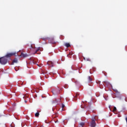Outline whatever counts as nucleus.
Wrapping results in <instances>:
<instances>
[{
  "instance_id": "f257e3e1",
  "label": "nucleus",
  "mask_w": 127,
  "mask_h": 127,
  "mask_svg": "<svg viewBox=\"0 0 127 127\" xmlns=\"http://www.w3.org/2000/svg\"><path fill=\"white\" fill-rule=\"evenodd\" d=\"M6 63H7V59L6 58H5V57L0 58V64H1L2 65H5Z\"/></svg>"
},
{
  "instance_id": "f03ea898",
  "label": "nucleus",
  "mask_w": 127,
  "mask_h": 127,
  "mask_svg": "<svg viewBox=\"0 0 127 127\" xmlns=\"http://www.w3.org/2000/svg\"><path fill=\"white\" fill-rule=\"evenodd\" d=\"M18 56L17 55V53L16 52H14V53H8L5 56V58H9L11 57V56Z\"/></svg>"
},
{
  "instance_id": "7ed1b4c3",
  "label": "nucleus",
  "mask_w": 127,
  "mask_h": 127,
  "mask_svg": "<svg viewBox=\"0 0 127 127\" xmlns=\"http://www.w3.org/2000/svg\"><path fill=\"white\" fill-rule=\"evenodd\" d=\"M96 119L93 118L92 119L91 122H90V127H96Z\"/></svg>"
},
{
  "instance_id": "20e7f679",
  "label": "nucleus",
  "mask_w": 127,
  "mask_h": 127,
  "mask_svg": "<svg viewBox=\"0 0 127 127\" xmlns=\"http://www.w3.org/2000/svg\"><path fill=\"white\" fill-rule=\"evenodd\" d=\"M79 95L80 94L79 93H76L74 95V100H75V101H77V100H78V98H80V96H79Z\"/></svg>"
},
{
  "instance_id": "39448f33",
  "label": "nucleus",
  "mask_w": 127,
  "mask_h": 127,
  "mask_svg": "<svg viewBox=\"0 0 127 127\" xmlns=\"http://www.w3.org/2000/svg\"><path fill=\"white\" fill-rule=\"evenodd\" d=\"M47 64L49 65H50V67H53L54 66V64H53V62L51 61H49L47 63Z\"/></svg>"
},
{
  "instance_id": "423d86ee",
  "label": "nucleus",
  "mask_w": 127,
  "mask_h": 127,
  "mask_svg": "<svg viewBox=\"0 0 127 127\" xmlns=\"http://www.w3.org/2000/svg\"><path fill=\"white\" fill-rule=\"evenodd\" d=\"M87 80H88V83H91V82L93 81V79H92V78H91V76H90L88 77Z\"/></svg>"
},
{
  "instance_id": "0eeeda50",
  "label": "nucleus",
  "mask_w": 127,
  "mask_h": 127,
  "mask_svg": "<svg viewBox=\"0 0 127 127\" xmlns=\"http://www.w3.org/2000/svg\"><path fill=\"white\" fill-rule=\"evenodd\" d=\"M64 46H65V47H67V48L69 47H71V45H70V43H65Z\"/></svg>"
},
{
  "instance_id": "6e6552de",
  "label": "nucleus",
  "mask_w": 127,
  "mask_h": 127,
  "mask_svg": "<svg viewBox=\"0 0 127 127\" xmlns=\"http://www.w3.org/2000/svg\"><path fill=\"white\" fill-rule=\"evenodd\" d=\"M103 84H106V85H107V86H109V85H110V82H109V81H103Z\"/></svg>"
},
{
  "instance_id": "1a4fd4ad",
  "label": "nucleus",
  "mask_w": 127,
  "mask_h": 127,
  "mask_svg": "<svg viewBox=\"0 0 127 127\" xmlns=\"http://www.w3.org/2000/svg\"><path fill=\"white\" fill-rule=\"evenodd\" d=\"M21 56L22 57H26L27 56V54H23V53H21Z\"/></svg>"
},
{
  "instance_id": "9d476101",
  "label": "nucleus",
  "mask_w": 127,
  "mask_h": 127,
  "mask_svg": "<svg viewBox=\"0 0 127 127\" xmlns=\"http://www.w3.org/2000/svg\"><path fill=\"white\" fill-rule=\"evenodd\" d=\"M13 63H17V59H15L13 60L12 65H13Z\"/></svg>"
},
{
  "instance_id": "9b49d317",
  "label": "nucleus",
  "mask_w": 127,
  "mask_h": 127,
  "mask_svg": "<svg viewBox=\"0 0 127 127\" xmlns=\"http://www.w3.org/2000/svg\"><path fill=\"white\" fill-rule=\"evenodd\" d=\"M35 117L36 118H38L39 117V113L37 112L35 114Z\"/></svg>"
},
{
  "instance_id": "f8f14e48",
  "label": "nucleus",
  "mask_w": 127,
  "mask_h": 127,
  "mask_svg": "<svg viewBox=\"0 0 127 127\" xmlns=\"http://www.w3.org/2000/svg\"><path fill=\"white\" fill-rule=\"evenodd\" d=\"M39 50H40V48H38L36 50V52L35 53V54H36V53H37V52H38V51H39Z\"/></svg>"
},
{
  "instance_id": "ddd939ff",
  "label": "nucleus",
  "mask_w": 127,
  "mask_h": 127,
  "mask_svg": "<svg viewBox=\"0 0 127 127\" xmlns=\"http://www.w3.org/2000/svg\"><path fill=\"white\" fill-rule=\"evenodd\" d=\"M117 111V108L116 107H114V109H113V110L112 111V112H113V113H114V112H116Z\"/></svg>"
},
{
  "instance_id": "4468645a",
  "label": "nucleus",
  "mask_w": 127,
  "mask_h": 127,
  "mask_svg": "<svg viewBox=\"0 0 127 127\" xmlns=\"http://www.w3.org/2000/svg\"><path fill=\"white\" fill-rule=\"evenodd\" d=\"M85 125V123L84 122H81L80 123V125L81 126V127H83V126H84Z\"/></svg>"
},
{
  "instance_id": "2eb2a0df",
  "label": "nucleus",
  "mask_w": 127,
  "mask_h": 127,
  "mask_svg": "<svg viewBox=\"0 0 127 127\" xmlns=\"http://www.w3.org/2000/svg\"><path fill=\"white\" fill-rule=\"evenodd\" d=\"M62 110H63V109L65 108V105L64 104H62Z\"/></svg>"
},
{
  "instance_id": "dca6fc26",
  "label": "nucleus",
  "mask_w": 127,
  "mask_h": 127,
  "mask_svg": "<svg viewBox=\"0 0 127 127\" xmlns=\"http://www.w3.org/2000/svg\"><path fill=\"white\" fill-rule=\"evenodd\" d=\"M43 40H46L47 39H48V38H42Z\"/></svg>"
},
{
  "instance_id": "f3484780",
  "label": "nucleus",
  "mask_w": 127,
  "mask_h": 127,
  "mask_svg": "<svg viewBox=\"0 0 127 127\" xmlns=\"http://www.w3.org/2000/svg\"><path fill=\"white\" fill-rule=\"evenodd\" d=\"M15 71H17L18 70L17 69H18V67H16L14 68Z\"/></svg>"
},
{
  "instance_id": "a211bd4d",
  "label": "nucleus",
  "mask_w": 127,
  "mask_h": 127,
  "mask_svg": "<svg viewBox=\"0 0 127 127\" xmlns=\"http://www.w3.org/2000/svg\"><path fill=\"white\" fill-rule=\"evenodd\" d=\"M26 98H28V96H24V99H26Z\"/></svg>"
},
{
  "instance_id": "6ab92c4d",
  "label": "nucleus",
  "mask_w": 127,
  "mask_h": 127,
  "mask_svg": "<svg viewBox=\"0 0 127 127\" xmlns=\"http://www.w3.org/2000/svg\"><path fill=\"white\" fill-rule=\"evenodd\" d=\"M87 61H90V59H87Z\"/></svg>"
},
{
  "instance_id": "aec40b11",
  "label": "nucleus",
  "mask_w": 127,
  "mask_h": 127,
  "mask_svg": "<svg viewBox=\"0 0 127 127\" xmlns=\"http://www.w3.org/2000/svg\"><path fill=\"white\" fill-rule=\"evenodd\" d=\"M100 83H101V82H100V81H99L97 83H98V84H100Z\"/></svg>"
},
{
  "instance_id": "412c9836",
  "label": "nucleus",
  "mask_w": 127,
  "mask_h": 127,
  "mask_svg": "<svg viewBox=\"0 0 127 127\" xmlns=\"http://www.w3.org/2000/svg\"><path fill=\"white\" fill-rule=\"evenodd\" d=\"M25 103H27V101H26V100H25Z\"/></svg>"
},
{
  "instance_id": "4be33fe9",
  "label": "nucleus",
  "mask_w": 127,
  "mask_h": 127,
  "mask_svg": "<svg viewBox=\"0 0 127 127\" xmlns=\"http://www.w3.org/2000/svg\"><path fill=\"white\" fill-rule=\"evenodd\" d=\"M59 102H60V101H61V99H59Z\"/></svg>"
},
{
  "instance_id": "5701e85b",
  "label": "nucleus",
  "mask_w": 127,
  "mask_h": 127,
  "mask_svg": "<svg viewBox=\"0 0 127 127\" xmlns=\"http://www.w3.org/2000/svg\"><path fill=\"white\" fill-rule=\"evenodd\" d=\"M109 109H111V107L110 106H109Z\"/></svg>"
},
{
  "instance_id": "b1692460",
  "label": "nucleus",
  "mask_w": 127,
  "mask_h": 127,
  "mask_svg": "<svg viewBox=\"0 0 127 127\" xmlns=\"http://www.w3.org/2000/svg\"><path fill=\"white\" fill-rule=\"evenodd\" d=\"M31 47H32V46L31 45Z\"/></svg>"
},
{
  "instance_id": "393cba45",
  "label": "nucleus",
  "mask_w": 127,
  "mask_h": 127,
  "mask_svg": "<svg viewBox=\"0 0 127 127\" xmlns=\"http://www.w3.org/2000/svg\"><path fill=\"white\" fill-rule=\"evenodd\" d=\"M56 102H57V99H56Z\"/></svg>"
},
{
  "instance_id": "a878e982",
  "label": "nucleus",
  "mask_w": 127,
  "mask_h": 127,
  "mask_svg": "<svg viewBox=\"0 0 127 127\" xmlns=\"http://www.w3.org/2000/svg\"><path fill=\"white\" fill-rule=\"evenodd\" d=\"M117 92L119 93V91H117Z\"/></svg>"
},
{
  "instance_id": "bb28decb",
  "label": "nucleus",
  "mask_w": 127,
  "mask_h": 127,
  "mask_svg": "<svg viewBox=\"0 0 127 127\" xmlns=\"http://www.w3.org/2000/svg\"><path fill=\"white\" fill-rule=\"evenodd\" d=\"M53 103H55V102H54Z\"/></svg>"
},
{
  "instance_id": "cd10ccee",
  "label": "nucleus",
  "mask_w": 127,
  "mask_h": 127,
  "mask_svg": "<svg viewBox=\"0 0 127 127\" xmlns=\"http://www.w3.org/2000/svg\"><path fill=\"white\" fill-rule=\"evenodd\" d=\"M55 123H57V122H55Z\"/></svg>"
}]
</instances>
